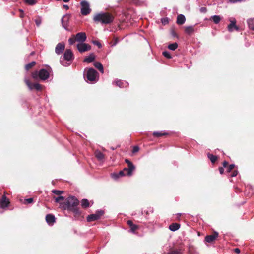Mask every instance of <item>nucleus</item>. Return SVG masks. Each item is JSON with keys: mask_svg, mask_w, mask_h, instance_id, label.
<instances>
[{"mask_svg": "<svg viewBox=\"0 0 254 254\" xmlns=\"http://www.w3.org/2000/svg\"><path fill=\"white\" fill-rule=\"evenodd\" d=\"M79 202L78 200L75 196H70L65 202L60 203V207L63 209L71 211L75 214L79 215L80 214V211L77 208Z\"/></svg>", "mask_w": 254, "mask_h": 254, "instance_id": "obj_1", "label": "nucleus"}, {"mask_svg": "<svg viewBox=\"0 0 254 254\" xmlns=\"http://www.w3.org/2000/svg\"><path fill=\"white\" fill-rule=\"evenodd\" d=\"M114 19L113 16L110 13L101 12L94 16L93 20L95 22L100 23L102 24H109L113 21Z\"/></svg>", "mask_w": 254, "mask_h": 254, "instance_id": "obj_2", "label": "nucleus"}, {"mask_svg": "<svg viewBox=\"0 0 254 254\" xmlns=\"http://www.w3.org/2000/svg\"><path fill=\"white\" fill-rule=\"evenodd\" d=\"M84 78L86 81L88 82L95 83L98 80V73L94 68H90L87 69Z\"/></svg>", "mask_w": 254, "mask_h": 254, "instance_id": "obj_3", "label": "nucleus"}, {"mask_svg": "<svg viewBox=\"0 0 254 254\" xmlns=\"http://www.w3.org/2000/svg\"><path fill=\"white\" fill-rule=\"evenodd\" d=\"M49 72L45 69H41L39 71H35L32 73L31 76L35 80L38 79L45 81L49 77Z\"/></svg>", "mask_w": 254, "mask_h": 254, "instance_id": "obj_4", "label": "nucleus"}, {"mask_svg": "<svg viewBox=\"0 0 254 254\" xmlns=\"http://www.w3.org/2000/svg\"><path fill=\"white\" fill-rule=\"evenodd\" d=\"M104 214V211L102 210H97L95 213L89 215L87 217L88 222H93L99 219Z\"/></svg>", "mask_w": 254, "mask_h": 254, "instance_id": "obj_5", "label": "nucleus"}, {"mask_svg": "<svg viewBox=\"0 0 254 254\" xmlns=\"http://www.w3.org/2000/svg\"><path fill=\"white\" fill-rule=\"evenodd\" d=\"M80 5L81 6V13L83 15H87L91 12V9L90 8L89 3L87 1H82L80 2Z\"/></svg>", "mask_w": 254, "mask_h": 254, "instance_id": "obj_6", "label": "nucleus"}, {"mask_svg": "<svg viewBox=\"0 0 254 254\" xmlns=\"http://www.w3.org/2000/svg\"><path fill=\"white\" fill-rule=\"evenodd\" d=\"M77 48L78 51L82 53L90 50L91 49V46L88 44L83 42L77 44Z\"/></svg>", "mask_w": 254, "mask_h": 254, "instance_id": "obj_7", "label": "nucleus"}, {"mask_svg": "<svg viewBox=\"0 0 254 254\" xmlns=\"http://www.w3.org/2000/svg\"><path fill=\"white\" fill-rule=\"evenodd\" d=\"M24 81L29 90H32L33 89H35L36 91H39L41 90V86L39 83H32L26 78L24 79Z\"/></svg>", "mask_w": 254, "mask_h": 254, "instance_id": "obj_8", "label": "nucleus"}, {"mask_svg": "<svg viewBox=\"0 0 254 254\" xmlns=\"http://www.w3.org/2000/svg\"><path fill=\"white\" fill-rule=\"evenodd\" d=\"M74 59V55L70 49H67L65 51L63 59L67 61H72Z\"/></svg>", "mask_w": 254, "mask_h": 254, "instance_id": "obj_9", "label": "nucleus"}, {"mask_svg": "<svg viewBox=\"0 0 254 254\" xmlns=\"http://www.w3.org/2000/svg\"><path fill=\"white\" fill-rule=\"evenodd\" d=\"M77 42L80 43L84 42L87 39L86 34L84 32H79L74 35Z\"/></svg>", "mask_w": 254, "mask_h": 254, "instance_id": "obj_10", "label": "nucleus"}, {"mask_svg": "<svg viewBox=\"0 0 254 254\" xmlns=\"http://www.w3.org/2000/svg\"><path fill=\"white\" fill-rule=\"evenodd\" d=\"M70 16L68 15H64L63 16L61 19V22L62 26L66 30L68 31V22L69 20Z\"/></svg>", "mask_w": 254, "mask_h": 254, "instance_id": "obj_11", "label": "nucleus"}, {"mask_svg": "<svg viewBox=\"0 0 254 254\" xmlns=\"http://www.w3.org/2000/svg\"><path fill=\"white\" fill-rule=\"evenodd\" d=\"M65 49V45L64 43H59L56 46L55 52L57 55L62 54Z\"/></svg>", "mask_w": 254, "mask_h": 254, "instance_id": "obj_12", "label": "nucleus"}, {"mask_svg": "<svg viewBox=\"0 0 254 254\" xmlns=\"http://www.w3.org/2000/svg\"><path fill=\"white\" fill-rule=\"evenodd\" d=\"M218 236V233L214 232V233L210 235H207L205 238V241L208 243H212L214 241Z\"/></svg>", "mask_w": 254, "mask_h": 254, "instance_id": "obj_13", "label": "nucleus"}, {"mask_svg": "<svg viewBox=\"0 0 254 254\" xmlns=\"http://www.w3.org/2000/svg\"><path fill=\"white\" fill-rule=\"evenodd\" d=\"M9 203V201L6 198V196L5 195L2 196L0 199V208L3 209L7 207Z\"/></svg>", "mask_w": 254, "mask_h": 254, "instance_id": "obj_14", "label": "nucleus"}, {"mask_svg": "<svg viewBox=\"0 0 254 254\" xmlns=\"http://www.w3.org/2000/svg\"><path fill=\"white\" fill-rule=\"evenodd\" d=\"M114 83H115L116 85L119 86L120 88L127 87L128 86V82L121 80H116L113 82V84Z\"/></svg>", "mask_w": 254, "mask_h": 254, "instance_id": "obj_15", "label": "nucleus"}, {"mask_svg": "<svg viewBox=\"0 0 254 254\" xmlns=\"http://www.w3.org/2000/svg\"><path fill=\"white\" fill-rule=\"evenodd\" d=\"M46 221L49 225H53L55 222V217L53 214H48L46 216Z\"/></svg>", "mask_w": 254, "mask_h": 254, "instance_id": "obj_16", "label": "nucleus"}, {"mask_svg": "<svg viewBox=\"0 0 254 254\" xmlns=\"http://www.w3.org/2000/svg\"><path fill=\"white\" fill-rule=\"evenodd\" d=\"M127 224L130 228L129 232L134 233L135 231L138 228V226L134 224L131 220H127Z\"/></svg>", "mask_w": 254, "mask_h": 254, "instance_id": "obj_17", "label": "nucleus"}, {"mask_svg": "<svg viewBox=\"0 0 254 254\" xmlns=\"http://www.w3.org/2000/svg\"><path fill=\"white\" fill-rule=\"evenodd\" d=\"M230 23L228 25V30L232 32L234 31V27L236 26V20L235 18L230 20Z\"/></svg>", "mask_w": 254, "mask_h": 254, "instance_id": "obj_18", "label": "nucleus"}, {"mask_svg": "<svg viewBox=\"0 0 254 254\" xmlns=\"http://www.w3.org/2000/svg\"><path fill=\"white\" fill-rule=\"evenodd\" d=\"M186 21V18L185 16L183 14H180L178 15L177 18V23L179 25L183 24Z\"/></svg>", "mask_w": 254, "mask_h": 254, "instance_id": "obj_19", "label": "nucleus"}, {"mask_svg": "<svg viewBox=\"0 0 254 254\" xmlns=\"http://www.w3.org/2000/svg\"><path fill=\"white\" fill-rule=\"evenodd\" d=\"M95 56L94 53H91L90 55L86 57L83 60L84 62L91 63L93 62L95 59Z\"/></svg>", "mask_w": 254, "mask_h": 254, "instance_id": "obj_20", "label": "nucleus"}, {"mask_svg": "<svg viewBox=\"0 0 254 254\" xmlns=\"http://www.w3.org/2000/svg\"><path fill=\"white\" fill-rule=\"evenodd\" d=\"M94 66L97 68L102 73H104V67L102 64L99 62H95L94 63Z\"/></svg>", "mask_w": 254, "mask_h": 254, "instance_id": "obj_21", "label": "nucleus"}, {"mask_svg": "<svg viewBox=\"0 0 254 254\" xmlns=\"http://www.w3.org/2000/svg\"><path fill=\"white\" fill-rule=\"evenodd\" d=\"M180 227L179 224L174 223L170 224L169 226V229L171 231H175L178 230Z\"/></svg>", "mask_w": 254, "mask_h": 254, "instance_id": "obj_22", "label": "nucleus"}, {"mask_svg": "<svg viewBox=\"0 0 254 254\" xmlns=\"http://www.w3.org/2000/svg\"><path fill=\"white\" fill-rule=\"evenodd\" d=\"M126 175L125 173L122 170L120 171L118 173H113L112 174V177L115 180H117L120 177L124 176Z\"/></svg>", "mask_w": 254, "mask_h": 254, "instance_id": "obj_23", "label": "nucleus"}, {"mask_svg": "<svg viewBox=\"0 0 254 254\" xmlns=\"http://www.w3.org/2000/svg\"><path fill=\"white\" fill-rule=\"evenodd\" d=\"M247 23L249 28L253 30V27H254V18H249L247 20Z\"/></svg>", "mask_w": 254, "mask_h": 254, "instance_id": "obj_24", "label": "nucleus"}, {"mask_svg": "<svg viewBox=\"0 0 254 254\" xmlns=\"http://www.w3.org/2000/svg\"><path fill=\"white\" fill-rule=\"evenodd\" d=\"M95 156L100 161L103 160L105 157L104 154L100 151H96L95 152Z\"/></svg>", "mask_w": 254, "mask_h": 254, "instance_id": "obj_25", "label": "nucleus"}, {"mask_svg": "<svg viewBox=\"0 0 254 254\" xmlns=\"http://www.w3.org/2000/svg\"><path fill=\"white\" fill-rule=\"evenodd\" d=\"M194 31V28L192 26H189L185 27V32L188 34H190Z\"/></svg>", "mask_w": 254, "mask_h": 254, "instance_id": "obj_26", "label": "nucleus"}, {"mask_svg": "<svg viewBox=\"0 0 254 254\" xmlns=\"http://www.w3.org/2000/svg\"><path fill=\"white\" fill-rule=\"evenodd\" d=\"M211 19L213 21L214 23L215 24H218L221 18L219 15H213L211 17Z\"/></svg>", "mask_w": 254, "mask_h": 254, "instance_id": "obj_27", "label": "nucleus"}, {"mask_svg": "<svg viewBox=\"0 0 254 254\" xmlns=\"http://www.w3.org/2000/svg\"><path fill=\"white\" fill-rule=\"evenodd\" d=\"M81 206L83 208H87L89 207L90 203L88 199L84 198L81 200Z\"/></svg>", "mask_w": 254, "mask_h": 254, "instance_id": "obj_28", "label": "nucleus"}, {"mask_svg": "<svg viewBox=\"0 0 254 254\" xmlns=\"http://www.w3.org/2000/svg\"><path fill=\"white\" fill-rule=\"evenodd\" d=\"M207 156L209 159L211 160V162L213 163H215L218 158L217 156L214 155L210 153H208Z\"/></svg>", "mask_w": 254, "mask_h": 254, "instance_id": "obj_29", "label": "nucleus"}, {"mask_svg": "<svg viewBox=\"0 0 254 254\" xmlns=\"http://www.w3.org/2000/svg\"><path fill=\"white\" fill-rule=\"evenodd\" d=\"M178 47V44L176 42L170 44L168 46V48L172 51H174Z\"/></svg>", "mask_w": 254, "mask_h": 254, "instance_id": "obj_30", "label": "nucleus"}, {"mask_svg": "<svg viewBox=\"0 0 254 254\" xmlns=\"http://www.w3.org/2000/svg\"><path fill=\"white\" fill-rule=\"evenodd\" d=\"M133 170H129V168H125L122 171L127 176H131Z\"/></svg>", "mask_w": 254, "mask_h": 254, "instance_id": "obj_31", "label": "nucleus"}, {"mask_svg": "<svg viewBox=\"0 0 254 254\" xmlns=\"http://www.w3.org/2000/svg\"><path fill=\"white\" fill-rule=\"evenodd\" d=\"M36 64L35 61H32L25 65V69L28 70L29 69L33 67Z\"/></svg>", "mask_w": 254, "mask_h": 254, "instance_id": "obj_32", "label": "nucleus"}, {"mask_svg": "<svg viewBox=\"0 0 254 254\" xmlns=\"http://www.w3.org/2000/svg\"><path fill=\"white\" fill-rule=\"evenodd\" d=\"M34 21L36 23V25L38 27H39L41 25L42 22V17L41 16H37L34 20Z\"/></svg>", "mask_w": 254, "mask_h": 254, "instance_id": "obj_33", "label": "nucleus"}, {"mask_svg": "<svg viewBox=\"0 0 254 254\" xmlns=\"http://www.w3.org/2000/svg\"><path fill=\"white\" fill-rule=\"evenodd\" d=\"M166 134H167V133L166 132L162 133L161 132H159V131H154L153 133V136L158 137L162 136L163 135H165Z\"/></svg>", "mask_w": 254, "mask_h": 254, "instance_id": "obj_34", "label": "nucleus"}, {"mask_svg": "<svg viewBox=\"0 0 254 254\" xmlns=\"http://www.w3.org/2000/svg\"><path fill=\"white\" fill-rule=\"evenodd\" d=\"M125 162L127 164L129 170H134L135 167L133 164L128 159H126Z\"/></svg>", "mask_w": 254, "mask_h": 254, "instance_id": "obj_35", "label": "nucleus"}, {"mask_svg": "<svg viewBox=\"0 0 254 254\" xmlns=\"http://www.w3.org/2000/svg\"><path fill=\"white\" fill-rule=\"evenodd\" d=\"M24 2L30 5H35L37 3L36 0H25Z\"/></svg>", "mask_w": 254, "mask_h": 254, "instance_id": "obj_36", "label": "nucleus"}, {"mask_svg": "<svg viewBox=\"0 0 254 254\" xmlns=\"http://www.w3.org/2000/svg\"><path fill=\"white\" fill-rule=\"evenodd\" d=\"M76 41H77L74 35L68 39V43L70 45H73Z\"/></svg>", "mask_w": 254, "mask_h": 254, "instance_id": "obj_37", "label": "nucleus"}, {"mask_svg": "<svg viewBox=\"0 0 254 254\" xmlns=\"http://www.w3.org/2000/svg\"><path fill=\"white\" fill-rule=\"evenodd\" d=\"M247 188L249 190V193L250 195L254 193V188L252 185H248Z\"/></svg>", "mask_w": 254, "mask_h": 254, "instance_id": "obj_38", "label": "nucleus"}, {"mask_svg": "<svg viewBox=\"0 0 254 254\" xmlns=\"http://www.w3.org/2000/svg\"><path fill=\"white\" fill-rule=\"evenodd\" d=\"M162 54L165 57L168 59H171L172 58L169 52L167 51L163 52Z\"/></svg>", "mask_w": 254, "mask_h": 254, "instance_id": "obj_39", "label": "nucleus"}, {"mask_svg": "<svg viewBox=\"0 0 254 254\" xmlns=\"http://www.w3.org/2000/svg\"><path fill=\"white\" fill-rule=\"evenodd\" d=\"M64 61L65 60H64V59H61L60 63L62 65H63L64 66H67L70 65V63H67V62H65Z\"/></svg>", "mask_w": 254, "mask_h": 254, "instance_id": "obj_40", "label": "nucleus"}, {"mask_svg": "<svg viewBox=\"0 0 254 254\" xmlns=\"http://www.w3.org/2000/svg\"><path fill=\"white\" fill-rule=\"evenodd\" d=\"M52 192L56 195H60V194H62V193H63V191H61L60 190H52Z\"/></svg>", "mask_w": 254, "mask_h": 254, "instance_id": "obj_41", "label": "nucleus"}, {"mask_svg": "<svg viewBox=\"0 0 254 254\" xmlns=\"http://www.w3.org/2000/svg\"><path fill=\"white\" fill-rule=\"evenodd\" d=\"M24 204H30L33 202V199L32 198H29L25 199Z\"/></svg>", "mask_w": 254, "mask_h": 254, "instance_id": "obj_42", "label": "nucleus"}, {"mask_svg": "<svg viewBox=\"0 0 254 254\" xmlns=\"http://www.w3.org/2000/svg\"><path fill=\"white\" fill-rule=\"evenodd\" d=\"M64 196H59L56 198H55V202H59L60 200H64Z\"/></svg>", "mask_w": 254, "mask_h": 254, "instance_id": "obj_43", "label": "nucleus"}, {"mask_svg": "<svg viewBox=\"0 0 254 254\" xmlns=\"http://www.w3.org/2000/svg\"><path fill=\"white\" fill-rule=\"evenodd\" d=\"M234 167H235V165L234 164H230L227 167V172H230L234 168Z\"/></svg>", "mask_w": 254, "mask_h": 254, "instance_id": "obj_44", "label": "nucleus"}, {"mask_svg": "<svg viewBox=\"0 0 254 254\" xmlns=\"http://www.w3.org/2000/svg\"><path fill=\"white\" fill-rule=\"evenodd\" d=\"M167 254H182L178 250L172 251L169 252Z\"/></svg>", "mask_w": 254, "mask_h": 254, "instance_id": "obj_45", "label": "nucleus"}, {"mask_svg": "<svg viewBox=\"0 0 254 254\" xmlns=\"http://www.w3.org/2000/svg\"><path fill=\"white\" fill-rule=\"evenodd\" d=\"M93 43L94 45L98 46L99 48H101L102 47L101 44L98 41H93Z\"/></svg>", "mask_w": 254, "mask_h": 254, "instance_id": "obj_46", "label": "nucleus"}, {"mask_svg": "<svg viewBox=\"0 0 254 254\" xmlns=\"http://www.w3.org/2000/svg\"><path fill=\"white\" fill-rule=\"evenodd\" d=\"M200 12L201 13H205L207 12V8L205 7H202L200 8Z\"/></svg>", "mask_w": 254, "mask_h": 254, "instance_id": "obj_47", "label": "nucleus"}, {"mask_svg": "<svg viewBox=\"0 0 254 254\" xmlns=\"http://www.w3.org/2000/svg\"><path fill=\"white\" fill-rule=\"evenodd\" d=\"M237 174H238V171L235 170L232 172V173L231 175H230V176L232 177H234L236 176L237 175Z\"/></svg>", "mask_w": 254, "mask_h": 254, "instance_id": "obj_48", "label": "nucleus"}, {"mask_svg": "<svg viewBox=\"0 0 254 254\" xmlns=\"http://www.w3.org/2000/svg\"><path fill=\"white\" fill-rule=\"evenodd\" d=\"M139 150V147L137 146H134L132 149V152L135 153L138 152Z\"/></svg>", "mask_w": 254, "mask_h": 254, "instance_id": "obj_49", "label": "nucleus"}, {"mask_svg": "<svg viewBox=\"0 0 254 254\" xmlns=\"http://www.w3.org/2000/svg\"><path fill=\"white\" fill-rule=\"evenodd\" d=\"M228 162L225 161L223 163V167L226 168L228 167Z\"/></svg>", "mask_w": 254, "mask_h": 254, "instance_id": "obj_50", "label": "nucleus"}, {"mask_svg": "<svg viewBox=\"0 0 254 254\" xmlns=\"http://www.w3.org/2000/svg\"><path fill=\"white\" fill-rule=\"evenodd\" d=\"M161 21H162V23L165 24L166 23L168 22V20H167V19H166V18H163V19H162Z\"/></svg>", "mask_w": 254, "mask_h": 254, "instance_id": "obj_51", "label": "nucleus"}, {"mask_svg": "<svg viewBox=\"0 0 254 254\" xmlns=\"http://www.w3.org/2000/svg\"><path fill=\"white\" fill-rule=\"evenodd\" d=\"M219 170L220 173L221 174H223V173H224V169H223V167H219Z\"/></svg>", "mask_w": 254, "mask_h": 254, "instance_id": "obj_52", "label": "nucleus"}, {"mask_svg": "<svg viewBox=\"0 0 254 254\" xmlns=\"http://www.w3.org/2000/svg\"><path fill=\"white\" fill-rule=\"evenodd\" d=\"M234 29H235V30L237 31H239L240 30V28H239V27L238 26H237L236 25L235 27H234Z\"/></svg>", "mask_w": 254, "mask_h": 254, "instance_id": "obj_53", "label": "nucleus"}, {"mask_svg": "<svg viewBox=\"0 0 254 254\" xmlns=\"http://www.w3.org/2000/svg\"><path fill=\"white\" fill-rule=\"evenodd\" d=\"M235 252L237 253H240V250L239 248H235Z\"/></svg>", "mask_w": 254, "mask_h": 254, "instance_id": "obj_54", "label": "nucleus"}, {"mask_svg": "<svg viewBox=\"0 0 254 254\" xmlns=\"http://www.w3.org/2000/svg\"><path fill=\"white\" fill-rule=\"evenodd\" d=\"M63 7L65 8L66 10L69 9V6L67 5H64Z\"/></svg>", "mask_w": 254, "mask_h": 254, "instance_id": "obj_55", "label": "nucleus"}, {"mask_svg": "<svg viewBox=\"0 0 254 254\" xmlns=\"http://www.w3.org/2000/svg\"><path fill=\"white\" fill-rule=\"evenodd\" d=\"M181 215H182V213H178L177 214V215L178 216V217L181 216Z\"/></svg>", "mask_w": 254, "mask_h": 254, "instance_id": "obj_56", "label": "nucleus"}, {"mask_svg": "<svg viewBox=\"0 0 254 254\" xmlns=\"http://www.w3.org/2000/svg\"><path fill=\"white\" fill-rule=\"evenodd\" d=\"M64 2H68L70 0H63Z\"/></svg>", "mask_w": 254, "mask_h": 254, "instance_id": "obj_57", "label": "nucleus"}, {"mask_svg": "<svg viewBox=\"0 0 254 254\" xmlns=\"http://www.w3.org/2000/svg\"><path fill=\"white\" fill-rule=\"evenodd\" d=\"M172 35H173L174 37L176 36V34L175 33V32H172Z\"/></svg>", "mask_w": 254, "mask_h": 254, "instance_id": "obj_58", "label": "nucleus"}, {"mask_svg": "<svg viewBox=\"0 0 254 254\" xmlns=\"http://www.w3.org/2000/svg\"><path fill=\"white\" fill-rule=\"evenodd\" d=\"M19 11H20L21 12H22V13H23V10H22V9H20V10H19Z\"/></svg>", "mask_w": 254, "mask_h": 254, "instance_id": "obj_59", "label": "nucleus"}, {"mask_svg": "<svg viewBox=\"0 0 254 254\" xmlns=\"http://www.w3.org/2000/svg\"><path fill=\"white\" fill-rule=\"evenodd\" d=\"M20 17L21 18H22V17H23V15L21 14V15H20Z\"/></svg>", "mask_w": 254, "mask_h": 254, "instance_id": "obj_60", "label": "nucleus"}, {"mask_svg": "<svg viewBox=\"0 0 254 254\" xmlns=\"http://www.w3.org/2000/svg\"><path fill=\"white\" fill-rule=\"evenodd\" d=\"M245 195H248V194H247L246 192L245 193Z\"/></svg>", "mask_w": 254, "mask_h": 254, "instance_id": "obj_61", "label": "nucleus"}, {"mask_svg": "<svg viewBox=\"0 0 254 254\" xmlns=\"http://www.w3.org/2000/svg\"><path fill=\"white\" fill-rule=\"evenodd\" d=\"M253 31H254V27H253Z\"/></svg>", "mask_w": 254, "mask_h": 254, "instance_id": "obj_62", "label": "nucleus"}]
</instances>
